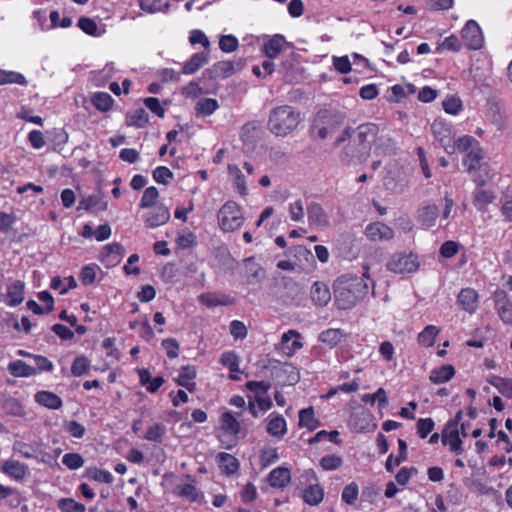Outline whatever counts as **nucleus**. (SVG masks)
<instances>
[{
	"mask_svg": "<svg viewBox=\"0 0 512 512\" xmlns=\"http://www.w3.org/2000/svg\"><path fill=\"white\" fill-rule=\"evenodd\" d=\"M368 281H371L368 267H365L362 277L351 274L338 277L333 286L337 307L342 310L350 309L364 299L369 293Z\"/></svg>",
	"mask_w": 512,
	"mask_h": 512,
	"instance_id": "1",
	"label": "nucleus"
},
{
	"mask_svg": "<svg viewBox=\"0 0 512 512\" xmlns=\"http://www.w3.org/2000/svg\"><path fill=\"white\" fill-rule=\"evenodd\" d=\"M301 114L290 105H281L270 111L267 127L277 137L292 133L301 123Z\"/></svg>",
	"mask_w": 512,
	"mask_h": 512,
	"instance_id": "2",
	"label": "nucleus"
},
{
	"mask_svg": "<svg viewBox=\"0 0 512 512\" xmlns=\"http://www.w3.org/2000/svg\"><path fill=\"white\" fill-rule=\"evenodd\" d=\"M378 131V126L373 123L359 125L356 131L349 127L345 128L340 136L336 139L334 146H340L343 142L350 139L352 134H354L355 142L359 143V145H362L364 148L370 151V143L374 141Z\"/></svg>",
	"mask_w": 512,
	"mask_h": 512,
	"instance_id": "3",
	"label": "nucleus"
},
{
	"mask_svg": "<svg viewBox=\"0 0 512 512\" xmlns=\"http://www.w3.org/2000/svg\"><path fill=\"white\" fill-rule=\"evenodd\" d=\"M344 119L341 113H333L329 109L320 110L313 124V131L319 139H325L343 124Z\"/></svg>",
	"mask_w": 512,
	"mask_h": 512,
	"instance_id": "4",
	"label": "nucleus"
},
{
	"mask_svg": "<svg viewBox=\"0 0 512 512\" xmlns=\"http://www.w3.org/2000/svg\"><path fill=\"white\" fill-rule=\"evenodd\" d=\"M217 217L220 228L225 232H233L243 223L240 207L233 201L226 202L220 208Z\"/></svg>",
	"mask_w": 512,
	"mask_h": 512,
	"instance_id": "5",
	"label": "nucleus"
},
{
	"mask_svg": "<svg viewBox=\"0 0 512 512\" xmlns=\"http://www.w3.org/2000/svg\"><path fill=\"white\" fill-rule=\"evenodd\" d=\"M419 266L418 257L412 252L394 253L386 264V268L396 274L414 273Z\"/></svg>",
	"mask_w": 512,
	"mask_h": 512,
	"instance_id": "6",
	"label": "nucleus"
},
{
	"mask_svg": "<svg viewBox=\"0 0 512 512\" xmlns=\"http://www.w3.org/2000/svg\"><path fill=\"white\" fill-rule=\"evenodd\" d=\"M431 131L439 144L444 148L448 154H453L456 151V145L451 127L443 120L436 119L431 125Z\"/></svg>",
	"mask_w": 512,
	"mask_h": 512,
	"instance_id": "7",
	"label": "nucleus"
},
{
	"mask_svg": "<svg viewBox=\"0 0 512 512\" xmlns=\"http://www.w3.org/2000/svg\"><path fill=\"white\" fill-rule=\"evenodd\" d=\"M244 67V61H219L207 70L211 79H225Z\"/></svg>",
	"mask_w": 512,
	"mask_h": 512,
	"instance_id": "8",
	"label": "nucleus"
},
{
	"mask_svg": "<svg viewBox=\"0 0 512 512\" xmlns=\"http://www.w3.org/2000/svg\"><path fill=\"white\" fill-rule=\"evenodd\" d=\"M495 309L502 322L512 326V301L504 290H496L493 294Z\"/></svg>",
	"mask_w": 512,
	"mask_h": 512,
	"instance_id": "9",
	"label": "nucleus"
},
{
	"mask_svg": "<svg viewBox=\"0 0 512 512\" xmlns=\"http://www.w3.org/2000/svg\"><path fill=\"white\" fill-rule=\"evenodd\" d=\"M366 237L372 242H386L394 238V230L386 223L376 221L368 224L365 228Z\"/></svg>",
	"mask_w": 512,
	"mask_h": 512,
	"instance_id": "10",
	"label": "nucleus"
},
{
	"mask_svg": "<svg viewBox=\"0 0 512 512\" xmlns=\"http://www.w3.org/2000/svg\"><path fill=\"white\" fill-rule=\"evenodd\" d=\"M463 40L469 49L478 50L483 46V35L479 25L469 20L461 31Z\"/></svg>",
	"mask_w": 512,
	"mask_h": 512,
	"instance_id": "11",
	"label": "nucleus"
},
{
	"mask_svg": "<svg viewBox=\"0 0 512 512\" xmlns=\"http://www.w3.org/2000/svg\"><path fill=\"white\" fill-rule=\"evenodd\" d=\"M308 221L311 226L318 228H327L330 225V219L324 208L317 202H311L307 206Z\"/></svg>",
	"mask_w": 512,
	"mask_h": 512,
	"instance_id": "12",
	"label": "nucleus"
},
{
	"mask_svg": "<svg viewBox=\"0 0 512 512\" xmlns=\"http://www.w3.org/2000/svg\"><path fill=\"white\" fill-rule=\"evenodd\" d=\"M368 156L369 151L355 142V138L353 137L352 141L344 148L341 154V161L345 164H349L355 160L365 161Z\"/></svg>",
	"mask_w": 512,
	"mask_h": 512,
	"instance_id": "13",
	"label": "nucleus"
},
{
	"mask_svg": "<svg viewBox=\"0 0 512 512\" xmlns=\"http://www.w3.org/2000/svg\"><path fill=\"white\" fill-rule=\"evenodd\" d=\"M300 333L296 330H289L281 337V341L277 346L282 349L287 356H292L298 349L302 348L303 344L298 340Z\"/></svg>",
	"mask_w": 512,
	"mask_h": 512,
	"instance_id": "14",
	"label": "nucleus"
},
{
	"mask_svg": "<svg viewBox=\"0 0 512 512\" xmlns=\"http://www.w3.org/2000/svg\"><path fill=\"white\" fill-rule=\"evenodd\" d=\"M289 43L285 37L281 34L273 35L267 40L262 46V52L270 59L276 58Z\"/></svg>",
	"mask_w": 512,
	"mask_h": 512,
	"instance_id": "15",
	"label": "nucleus"
},
{
	"mask_svg": "<svg viewBox=\"0 0 512 512\" xmlns=\"http://www.w3.org/2000/svg\"><path fill=\"white\" fill-rule=\"evenodd\" d=\"M310 297L316 306H326L331 300V292L328 285L320 281L315 282L311 287Z\"/></svg>",
	"mask_w": 512,
	"mask_h": 512,
	"instance_id": "16",
	"label": "nucleus"
},
{
	"mask_svg": "<svg viewBox=\"0 0 512 512\" xmlns=\"http://www.w3.org/2000/svg\"><path fill=\"white\" fill-rule=\"evenodd\" d=\"M478 293L472 288H464L457 297L458 304L463 310L472 314L478 307Z\"/></svg>",
	"mask_w": 512,
	"mask_h": 512,
	"instance_id": "17",
	"label": "nucleus"
},
{
	"mask_svg": "<svg viewBox=\"0 0 512 512\" xmlns=\"http://www.w3.org/2000/svg\"><path fill=\"white\" fill-rule=\"evenodd\" d=\"M266 367H271L276 369V376L280 377V374L288 375V384L293 385L299 380V373L296 368L288 363L281 364L278 360H269L268 365Z\"/></svg>",
	"mask_w": 512,
	"mask_h": 512,
	"instance_id": "18",
	"label": "nucleus"
},
{
	"mask_svg": "<svg viewBox=\"0 0 512 512\" xmlns=\"http://www.w3.org/2000/svg\"><path fill=\"white\" fill-rule=\"evenodd\" d=\"M441 437L443 445H449L451 451L458 455L463 453L462 440L458 429H443Z\"/></svg>",
	"mask_w": 512,
	"mask_h": 512,
	"instance_id": "19",
	"label": "nucleus"
},
{
	"mask_svg": "<svg viewBox=\"0 0 512 512\" xmlns=\"http://www.w3.org/2000/svg\"><path fill=\"white\" fill-rule=\"evenodd\" d=\"M195 377L196 368L186 365L181 368V372L175 381L179 386L185 387L189 392H194L196 390V383L193 381Z\"/></svg>",
	"mask_w": 512,
	"mask_h": 512,
	"instance_id": "20",
	"label": "nucleus"
},
{
	"mask_svg": "<svg viewBox=\"0 0 512 512\" xmlns=\"http://www.w3.org/2000/svg\"><path fill=\"white\" fill-rule=\"evenodd\" d=\"M455 368L451 364L442 365L435 368L429 375V380L434 384H442L451 380L455 376Z\"/></svg>",
	"mask_w": 512,
	"mask_h": 512,
	"instance_id": "21",
	"label": "nucleus"
},
{
	"mask_svg": "<svg viewBox=\"0 0 512 512\" xmlns=\"http://www.w3.org/2000/svg\"><path fill=\"white\" fill-rule=\"evenodd\" d=\"M291 480L289 469L278 467L273 469L268 476L269 484L275 488H284Z\"/></svg>",
	"mask_w": 512,
	"mask_h": 512,
	"instance_id": "22",
	"label": "nucleus"
},
{
	"mask_svg": "<svg viewBox=\"0 0 512 512\" xmlns=\"http://www.w3.org/2000/svg\"><path fill=\"white\" fill-rule=\"evenodd\" d=\"M439 216V209L436 205H427L418 209L417 220L425 227H432Z\"/></svg>",
	"mask_w": 512,
	"mask_h": 512,
	"instance_id": "23",
	"label": "nucleus"
},
{
	"mask_svg": "<svg viewBox=\"0 0 512 512\" xmlns=\"http://www.w3.org/2000/svg\"><path fill=\"white\" fill-rule=\"evenodd\" d=\"M302 498L310 506H316L323 501L324 490L319 484H312L304 489Z\"/></svg>",
	"mask_w": 512,
	"mask_h": 512,
	"instance_id": "24",
	"label": "nucleus"
},
{
	"mask_svg": "<svg viewBox=\"0 0 512 512\" xmlns=\"http://www.w3.org/2000/svg\"><path fill=\"white\" fill-rule=\"evenodd\" d=\"M35 401L49 409H59L62 407L61 398L50 391H40L35 395Z\"/></svg>",
	"mask_w": 512,
	"mask_h": 512,
	"instance_id": "25",
	"label": "nucleus"
},
{
	"mask_svg": "<svg viewBox=\"0 0 512 512\" xmlns=\"http://www.w3.org/2000/svg\"><path fill=\"white\" fill-rule=\"evenodd\" d=\"M208 52L195 53L191 59L184 65L182 73L191 75L197 72L204 64L208 62Z\"/></svg>",
	"mask_w": 512,
	"mask_h": 512,
	"instance_id": "26",
	"label": "nucleus"
},
{
	"mask_svg": "<svg viewBox=\"0 0 512 512\" xmlns=\"http://www.w3.org/2000/svg\"><path fill=\"white\" fill-rule=\"evenodd\" d=\"M298 425L307 428L309 431H314L320 426V421L315 417L313 407L300 410Z\"/></svg>",
	"mask_w": 512,
	"mask_h": 512,
	"instance_id": "27",
	"label": "nucleus"
},
{
	"mask_svg": "<svg viewBox=\"0 0 512 512\" xmlns=\"http://www.w3.org/2000/svg\"><path fill=\"white\" fill-rule=\"evenodd\" d=\"M441 329L435 325L426 326L423 331L418 334L417 342L423 347H432L435 344L436 337Z\"/></svg>",
	"mask_w": 512,
	"mask_h": 512,
	"instance_id": "28",
	"label": "nucleus"
},
{
	"mask_svg": "<svg viewBox=\"0 0 512 512\" xmlns=\"http://www.w3.org/2000/svg\"><path fill=\"white\" fill-rule=\"evenodd\" d=\"M228 174L233 180L234 186L242 196H246L248 188L246 186V180L241 172L240 168L235 164L228 165Z\"/></svg>",
	"mask_w": 512,
	"mask_h": 512,
	"instance_id": "29",
	"label": "nucleus"
},
{
	"mask_svg": "<svg viewBox=\"0 0 512 512\" xmlns=\"http://www.w3.org/2000/svg\"><path fill=\"white\" fill-rule=\"evenodd\" d=\"M219 466L227 475L234 474L239 468V461L231 454L221 452L217 455Z\"/></svg>",
	"mask_w": 512,
	"mask_h": 512,
	"instance_id": "30",
	"label": "nucleus"
},
{
	"mask_svg": "<svg viewBox=\"0 0 512 512\" xmlns=\"http://www.w3.org/2000/svg\"><path fill=\"white\" fill-rule=\"evenodd\" d=\"M170 219V212L165 206L156 207L155 211L146 219V224L150 228H155L165 224Z\"/></svg>",
	"mask_w": 512,
	"mask_h": 512,
	"instance_id": "31",
	"label": "nucleus"
},
{
	"mask_svg": "<svg viewBox=\"0 0 512 512\" xmlns=\"http://www.w3.org/2000/svg\"><path fill=\"white\" fill-rule=\"evenodd\" d=\"M482 159L483 151L480 146H477L469 150L463 163L467 167L468 172H472L480 168Z\"/></svg>",
	"mask_w": 512,
	"mask_h": 512,
	"instance_id": "32",
	"label": "nucleus"
},
{
	"mask_svg": "<svg viewBox=\"0 0 512 512\" xmlns=\"http://www.w3.org/2000/svg\"><path fill=\"white\" fill-rule=\"evenodd\" d=\"M24 298V283L16 281L8 287L7 290V303L10 306H16L23 301Z\"/></svg>",
	"mask_w": 512,
	"mask_h": 512,
	"instance_id": "33",
	"label": "nucleus"
},
{
	"mask_svg": "<svg viewBox=\"0 0 512 512\" xmlns=\"http://www.w3.org/2000/svg\"><path fill=\"white\" fill-rule=\"evenodd\" d=\"M186 478L188 480H190V483H187L183 486H177L176 492L180 497L188 499L191 502H194L198 499V495H199L197 488H196V481L190 475H187Z\"/></svg>",
	"mask_w": 512,
	"mask_h": 512,
	"instance_id": "34",
	"label": "nucleus"
},
{
	"mask_svg": "<svg viewBox=\"0 0 512 512\" xmlns=\"http://www.w3.org/2000/svg\"><path fill=\"white\" fill-rule=\"evenodd\" d=\"M2 470L10 477L20 480L26 475L27 467L18 461L8 460L3 464Z\"/></svg>",
	"mask_w": 512,
	"mask_h": 512,
	"instance_id": "35",
	"label": "nucleus"
},
{
	"mask_svg": "<svg viewBox=\"0 0 512 512\" xmlns=\"http://www.w3.org/2000/svg\"><path fill=\"white\" fill-rule=\"evenodd\" d=\"M267 432L277 438L283 437L287 432L285 419L281 415L272 418L267 424Z\"/></svg>",
	"mask_w": 512,
	"mask_h": 512,
	"instance_id": "36",
	"label": "nucleus"
},
{
	"mask_svg": "<svg viewBox=\"0 0 512 512\" xmlns=\"http://www.w3.org/2000/svg\"><path fill=\"white\" fill-rule=\"evenodd\" d=\"M221 428L230 435H237L240 432V423L231 412H224L220 417Z\"/></svg>",
	"mask_w": 512,
	"mask_h": 512,
	"instance_id": "37",
	"label": "nucleus"
},
{
	"mask_svg": "<svg viewBox=\"0 0 512 512\" xmlns=\"http://www.w3.org/2000/svg\"><path fill=\"white\" fill-rule=\"evenodd\" d=\"M219 107L216 99L213 98H202L196 106L195 111L197 116H209L214 113Z\"/></svg>",
	"mask_w": 512,
	"mask_h": 512,
	"instance_id": "38",
	"label": "nucleus"
},
{
	"mask_svg": "<svg viewBox=\"0 0 512 512\" xmlns=\"http://www.w3.org/2000/svg\"><path fill=\"white\" fill-rule=\"evenodd\" d=\"M488 382L493 385L498 391L507 398H512V380L502 378L499 376H492Z\"/></svg>",
	"mask_w": 512,
	"mask_h": 512,
	"instance_id": "39",
	"label": "nucleus"
},
{
	"mask_svg": "<svg viewBox=\"0 0 512 512\" xmlns=\"http://www.w3.org/2000/svg\"><path fill=\"white\" fill-rule=\"evenodd\" d=\"M496 196L492 191L477 189L474 193V204L479 210L484 211L488 204L495 200Z\"/></svg>",
	"mask_w": 512,
	"mask_h": 512,
	"instance_id": "40",
	"label": "nucleus"
},
{
	"mask_svg": "<svg viewBox=\"0 0 512 512\" xmlns=\"http://www.w3.org/2000/svg\"><path fill=\"white\" fill-rule=\"evenodd\" d=\"M343 336L344 334L340 329H327L320 333L319 340L334 347L342 341Z\"/></svg>",
	"mask_w": 512,
	"mask_h": 512,
	"instance_id": "41",
	"label": "nucleus"
},
{
	"mask_svg": "<svg viewBox=\"0 0 512 512\" xmlns=\"http://www.w3.org/2000/svg\"><path fill=\"white\" fill-rule=\"evenodd\" d=\"M39 300L44 304V307L38 305L34 301V314H44L53 310L54 300L48 291H43L38 294Z\"/></svg>",
	"mask_w": 512,
	"mask_h": 512,
	"instance_id": "42",
	"label": "nucleus"
},
{
	"mask_svg": "<svg viewBox=\"0 0 512 512\" xmlns=\"http://www.w3.org/2000/svg\"><path fill=\"white\" fill-rule=\"evenodd\" d=\"M200 302L207 307H216V306H227L231 305L233 301L228 297L224 299H219V297L212 293H203L199 297Z\"/></svg>",
	"mask_w": 512,
	"mask_h": 512,
	"instance_id": "43",
	"label": "nucleus"
},
{
	"mask_svg": "<svg viewBox=\"0 0 512 512\" xmlns=\"http://www.w3.org/2000/svg\"><path fill=\"white\" fill-rule=\"evenodd\" d=\"M244 263L249 282L259 281L263 276V268L254 261L253 257L245 259Z\"/></svg>",
	"mask_w": 512,
	"mask_h": 512,
	"instance_id": "44",
	"label": "nucleus"
},
{
	"mask_svg": "<svg viewBox=\"0 0 512 512\" xmlns=\"http://www.w3.org/2000/svg\"><path fill=\"white\" fill-rule=\"evenodd\" d=\"M13 83L27 85L28 81L22 74L18 72L0 70V85Z\"/></svg>",
	"mask_w": 512,
	"mask_h": 512,
	"instance_id": "45",
	"label": "nucleus"
},
{
	"mask_svg": "<svg viewBox=\"0 0 512 512\" xmlns=\"http://www.w3.org/2000/svg\"><path fill=\"white\" fill-rule=\"evenodd\" d=\"M93 105L101 112H107L111 109L113 98L105 92H98L92 98Z\"/></svg>",
	"mask_w": 512,
	"mask_h": 512,
	"instance_id": "46",
	"label": "nucleus"
},
{
	"mask_svg": "<svg viewBox=\"0 0 512 512\" xmlns=\"http://www.w3.org/2000/svg\"><path fill=\"white\" fill-rule=\"evenodd\" d=\"M7 369L14 377H27L30 376L32 372L31 367L22 360H15L10 362Z\"/></svg>",
	"mask_w": 512,
	"mask_h": 512,
	"instance_id": "47",
	"label": "nucleus"
},
{
	"mask_svg": "<svg viewBox=\"0 0 512 512\" xmlns=\"http://www.w3.org/2000/svg\"><path fill=\"white\" fill-rule=\"evenodd\" d=\"M90 369V361L85 356L76 357L71 366L73 376L80 377L88 373Z\"/></svg>",
	"mask_w": 512,
	"mask_h": 512,
	"instance_id": "48",
	"label": "nucleus"
},
{
	"mask_svg": "<svg viewBox=\"0 0 512 512\" xmlns=\"http://www.w3.org/2000/svg\"><path fill=\"white\" fill-rule=\"evenodd\" d=\"M58 507L63 512H85L83 504L76 502L72 498H62L58 502Z\"/></svg>",
	"mask_w": 512,
	"mask_h": 512,
	"instance_id": "49",
	"label": "nucleus"
},
{
	"mask_svg": "<svg viewBox=\"0 0 512 512\" xmlns=\"http://www.w3.org/2000/svg\"><path fill=\"white\" fill-rule=\"evenodd\" d=\"M140 8L147 13H156L163 7L168 8L169 4L165 0H139Z\"/></svg>",
	"mask_w": 512,
	"mask_h": 512,
	"instance_id": "50",
	"label": "nucleus"
},
{
	"mask_svg": "<svg viewBox=\"0 0 512 512\" xmlns=\"http://www.w3.org/2000/svg\"><path fill=\"white\" fill-rule=\"evenodd\" d=\"M87 476L95 481L110 484L113 481V476L109 471L101 470L96 467L87 469Z\"/></svg>",
	"mask_w": 512,
	"mask_h": 512,
	"instance_id": "51",
	"label": "nucleus"
},
{
	"mask_svg": "<svg viewBox=\"0 0 512 512\" xmlns=\"http://www.w3.org/2000/svg\"><path fill=\"white\" fill-rule=\"evenodd\" d=\"M159 197V192L156 187L151 186L146 188L144 191L141 201H140V207L141 208H148L153 205H155L157 199Z\"/></svg>",
	"mask_w": 512,
	"mask_h": 512,
	"instance_id": "52",
	"label": "nucleus"
},
{
	"mask_svg": "<svg viewBox=\"0 0 512 512\" xmlns=\"http://www.w3.org/2000/svg\"><path fill=\"white\" fill-rule=\"evenodd\" d=\"M62 462L67 468L76 470L84 465V458L78 453H66L62 458Z\"/></svg>",
	"mask_w": 512,
	"mask_h": 512,
	"instance_id": "53",
	"label": "nucleus"
},
{
	"mask_svg": "<svg viewBox=\"0 0 512 512\" xmlns=\"http://www.w3.org/2000/svg\"><path fill=\"white\" fill-rule=\"evenodd\" d=\"M238 39L234 35H222L219 40V48L226 53H231L238 48Z\"/></svg>",
	"mask_w": 512,
	"mask_h": 512,
	"instance_id": "54",
	"label": "nucleus"
},
{
	"mask_svg": "<svg viewBox=\"0 0 512 512\" xmlns=\"http://www.w3.org/2000/svg\"><path fill=\"white\" fill-rule=\"evenodd\" d=\"M358 495L359 490L357 484L351 483L344 487L342 491V500L348 505H353L358 499Z\"/></svg>",
	"mask_w": 512,
	"mask_h": 512,
	"instance_id": "55",
	"label": "nucleus"
},
{
	"mask_svg": "<svg viewBox=\"0 0 512 512\" xmlns=\"http://www.w3.org/2000/svg\"><path fill=\"white\" fill-rule=\"evenodd\" d=\"M222 365L227 366L231 372L239 371V358L234 352H225L220 357Z\"/></svg>",
	"mask_w": 512,
	"mask_h": 512,
	"instance_id": "56",
	"label": "nucleus"
},
{
	"mask_svg": "<svg viewBox=\"0 0 512 512\" xmlns=\"http://www.w3.org/2000/svg\"><path fill=\"white\" fill-rule=\"evenodd\" d=\"M148 123V114L143 108L136 109L129 117L128 124L136 127H144Z\"/></svg>",
	"mask_w": 512,
	"mask_h": 512,
	"instance_id": "57",
	"label": "nucleus"
},
{
	"mask_svg": "<svg viewBox=\"0 0 512 512\" xmlns=\"http://www.w3.org/2000/svg\"><path fill=\"white\" fill-rule=\"evenodd\" d=\"M162 346L166 350L168 358L174 359L179 355L180 344L175 338H166L162 341Z\"/></svg>",
	"mask_w": 512,
	"mask_h": 512,
	"instance_id": "58",
	"label": "nucleus"
},
{
	"mask_svg": "<svg viewBox=\"0 0 512 512\" xmlns=\"http://www.w3.org/2000/svg\"><path fill=\"white\" fill-rule=\"evenodd\" d=\"M342 458L337 455H326L321 458L320 465L324 470L338 469L342 465Z\"/></svg>",
	"mask_w": 512,
	"mask_h": 512,
	"instance_id": "59",
	"label": "nucleus"
},
{
	"mask_svg": "<svg viewBox=\"0 0 512 512\" xmlns=\"http://www.w3.org/2000/svg\"><path fill=\"white\" fill-rule=\"evenodd\" d=\"M456 150L461 152H466L469 149L471 150L473 147L479 146V142L475 140L472 136L464 135L455 141Z\"/></svg>",
	"mask_w": 512,
	"mask_h": 512,
	"instance_id": "60",
	"label": "nucleus"
},
{
	"mask_svg": "<svg viewBox=\"0 0 512 512\" xmlns=\"http://www.w3.org/2000/svg\"><path fill=\"white\" fill-rule=\"evenodd\" d=\"M434 425L431 418H421L417 421V433L424 439L432 432Z\"/></svg>",
	"mask_w": 512,
	"mask_h": 512,
	"instance_id": "61",
	"label": "nucleus"
},
{
	"mask_svg": "<svg viewBox=\"0 0 512 512\" xmlns=\"http://www.w3.org/2000/svg\"><path fill=\"white\" fill-rule=\"evenodd\" d=\"M80 29L88 35L96 36L98 31L97 23L88 17H81L78 20Z\"/></svg>",
	"mask_w": 512,
	"mask_h": 512,
	"instance_id": "62",
	"label": "nucleus"
},
{
	"mask_svg": "<svg viewBox=\"0 0 512 512\" xmlns=\"http://www.w3.org/2000/svg\"><path fill=\"white\" fill-rule=\"evenodd\" d=\"M462 103L457 97H448L443 101V108L446 113L456 115L461 110Z\"/></svg>",
	"mask_w": 512,
	"mask_h": 512,
	"instance_id": "63",
	"label": "nucleus"
},
{
	"mask_svg": "<svg viewBox=\"0 0 512 512\" xmlns=\"http://www.w3.org/2000/svg\"><path fill=\"white\" fill-rule=\"evenodd\" d=\"M165 433V427L162 424H154L148 428L145 439L149 441L160 442Z\"/></svg>",
	"mask_w": 512,
	"mask_h": 512,
	"instance_id": "64",
	"label": "nucleus"
}]
</instances>
